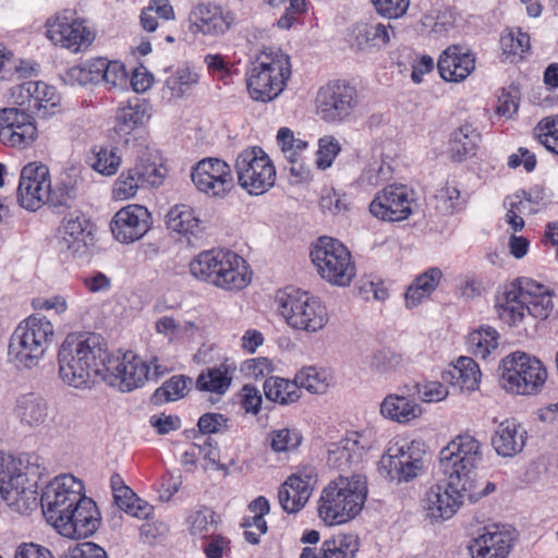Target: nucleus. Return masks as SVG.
<instances>
[{
    "instance_id": "1",
    "label": "nucleus",
    "mask_w": 558,
    "mask_h": 558,
    "mask_svg": "<svg viewBox=\"0 0 558 558\" xmlns=\"http://www.w3.org/2000/svg\"><path fill=\"white\" fill-rule=\"evenodd\" d=\"M107 351L102 339L96 333L66 335L57 352L60 381L73 389H90L101 380Z\"/></svg>"
},
{
    "instance_id": "2",
    "label": "nucleus",
    "mask_w": 558,
    "mask_h": 558,
    "mask_svg": "<svg viewBox=\"0 0 558 558\" xmlns=\"http://www.w3.org/2000/svg\"><path fill=\"white\" fill-rule=\"evenodd\" d=\"M494 310L502 324L520 328L530 317L545 320L550 316L553 293L547 286L530 277H519L497 289Z\"/></svg>"
},
{
    "instance_id": "3",
    "label": "nucleus",
    "mask_w": 558,
    "mask_h": 558,
    "mask_svg": "<svg viewBox=\"0 0 558 558\" xmlns=\"http://www.w3.org/2000/svg\"><path fill=\"white\" fill-rule=\"evenodd\" d=\"M368 496L367 476L362 472L340 474L323 489L317 515L324 525H344L360 515Z\"/></svg>"
},
{
    "instance_id": "4",
    "label": "nucleus",
    "mask_w": 558,
    "mask_h": 558,
    "mask_svg": "<svg viewBox=\"0 0 558 558\" xmlns=\"http://www.w3.org/2000/svg\"><path fill=\"white\" fill-rule=\"evenodd\" d=\"M56 338L53 323L44 314L22 319L8 339L7 362L20 371H33L47 357Z\"/></svg>"
},
{
    "instance_id": "5",
    "label": "nucleus",
    "mask_w": 558,
    "mask_h": 558,
    "mask_svg": "<svg viewBox=\"0 0 558 558\" xmlns=\"http://www.w3.org/2000/svg\"><path fill=\"white\" fill-rule=\"evenodd\" d=\"M189 270L196 280L225 291H240L252 280L245 259L235 252L223 248L198 253L191 259Z\"/></svg>"
},
{
    "instance_id": "6",
    "label": "nucleus",
    "mask_w": 558,
    "mask_h": 558,
    "mask_svg": "<svg viewBox=\"0 0 558 558\" xmlns=\"http://www.w3.org/2000/svg\"><path fill=\"white\" fill-rule=\"evenodd\" d=\"M290 76L289 56L279 48H265L257 53L247 71L248 94L255 101H271L284 90Z\"/></svg>"
},
{
    "instance_id": "7",
    "label": "nucleus",
    "mask_w": 558,
    "mask_h": 558,
    "mask_svg": "<svg viewBox=\"0 0 558 558\" xmlns=\"http://www.w3.org/2000/svg\"><path fill=\"white\" fill-rule=\"evenodd\" d=\"M171 369L158 359L147 361L132 351L117 354L107 351L101 380L121 391H132Z\"/></svg>"
},
{
    "instance_id": "8",
    "label": "nucleus",
    "mask_w": 558,
    "mask_h": 558,
    "mask_svg": "<svg viewBox=\"0 0 558 558\" xmlns=\"http://www.w3.org/2000/svg\"><path fill=\"white\" fill-rule=\"evenodd\" d=\"M277 311L287 326L307 335L318 333L329 322L325 303L312 293L299 289L281 292L276 298Z\"/></svg>"
},
{
    "instance_id": "9",
    "label": "nucleus",
    "mask_w": 558,
    "mask_h": 558,
    "mask_svg": "<svg viewBox=\"0 0 558 558\" xmlns=\"http://www.w3.org/2000/svg\"><path fill=\"white\" fill-rule=\"evenodd\" d=\"M426 445L404 435L392 437L378 462V472L388 481L408 483L425 470Z\"/></svg>"
},
{
    "instance_id": "10",
    "label": "nucleus",
    "mask_w": 558,
    "mask_h": 558,
    "mask_svg": "<svg viewBox=\"0 0 558 558\" xmlns=\"http://www.w3.org/2000/svg\"><path fill=\"white\" fill-rule=\"evenodd\" d=\"M501 388L515 396H535L544 388L548 373L545 364L524 351H514L500 360Z\"/></svg>"
},
{
    "instance_id": "11",
    "label": "nucleus",
    "mask_w": 558,
    "mask_h": 558,
    "mask_svg": "<svg viewBox=\"0 0 558 558\" xmlns=\"http://www.w3.org/2000/svg\"><path fill=\"white\" fill-rule=\"evenodd\" d=\"M482 459V444L470 434H461L440 450L439 466L446 480H451V486L473 488Z\"/></svg>"
},
{
    "instance_id": "12",
    "label": "nucleus",
    "mask_w": 558,
    "mask_h": 558,
    "mask_svg": "<svg viewBox=\"0 0 558 558\" xmlns=\"http://www.w3.org/2000/svg\"><path fill=\"white\" fill-rule=\"evenodd\" d=\"M311 260L317 274L331 286L349 287L355 275L356 267L351 252L339 240L320 236L312 245Z\"/></svg>"
},
{
    "instance_id": "13",
    "label": "nucleus",
    "mask_w": 558,
    "mask_h": 558,
    "mask_svg": "<svg viewBox=\"0 0 558 558\" xmlns=\"http://www.w3.org/2000/svg\"><path fill=\"white\" fill-rule=\"evenodd\" d=\"M97 227L85 213H68L57 231V250L63 260L82 259L90 254L96 242Z\"/></svg>"
},
{
    "instance_id": "14",
    "label": "nucleus",
    "mask_w": 558,
    "mask_h": 558,
    "mask_svg": "<svg viewBox=\"0 0 558 558\" xmlns=\"http://www.w3.org/2000/svg\"><path fill=\"white\" fill-rule=\"evenodd\" d=\"M235 171L240 186L251 195L266 193L277 178L272 160L258 146L247 147L238 155Z\"/></svg>"
},
{
    "instance_id": "15",
    "label": "nucleus",
    "mask_w": 558,
    "mask_h": 558,
    "mask_svg": "<svg viewBox=\"0 0 558 558\" xmlns=\"http://www.w3.org/2000/svg\"><path fill=\"white\" fill-rule=\"evenodd\" d=\"M44 35L53 46L72 53L86 51L96 38V32L87 21L66 14L48 17Z\"/></svg>"
},
{
    "instance_id": "16",
    "label": "nucleus",
    "mask_w": 558,
    "mask_h": 558,
    "mask_svg": "<svg viewBox=\"0 0 558 558\" xmlns=\"http://www.w3.org/2000/svg\"><path fill=\"white\" fill-rule=\"evenodd\" d=\"M84 483L72 474L56 476L49 482L41 495L43 513L53 526L74 506L85 497Z\"/></svg>"
},
{
    "instance_id": "17",
    "label": "nucleus",
    "mask_w": 558,
    "mask_h": 558,
    "mask_svg": "<svg viewBox=\"0 0 558 558\" xmlns=\"http://www.w3.org/2000/svg\"><path fill=\"white\" fill-rule=\"evenodd\" d=\"M50 189L49 167L43 161H29L20 170L16 202L22 208L36 211L48 203Z\"/></svg>"
},
{
    "instance_id": "18",
    "label": "nucleus",
    "mask_w": 558,
    "mask_h": 558,
    "mask_svg": "<svg viewBox=\"0 0 558 558\" xmlns=\"http://www.w3.org/2000/svg\"><path fill=\"white\" fill-rule=\"evenodd\" d=\"M195 189L209 198H225L234 186L230 165L220 158L207 157L191 169Z\"/></svg>"
},
{
    "instance_id": "19",
    "label": "nucleus",
    "mask_w": 558,
    "mask_h": 558,
    "mask_svg": "<svg viewBox=\"0 0 558 558\" xmlns=\"http://www.w3.org/2000/svg\"><path fill=\"white\" fill-rule=\"evenodd\" d=\"M359 105V93L349 82L337 80L322 86L316 97L318 116L335 122L348 118Z\"/></svg>"
},
{
    "instance_id": "20",
    "label": "nucleus",
    "mask_w": 558,
    "mask_h": 558,
    "mask_svg": "<svg viewBox=\"0 0 558 558\" xmlns=\"http://www.w3.org/2000/svg\"><path fill=\"white\" fill-rule=\"evenodd\" d=\"M414 205V191L404 184L395 183L375 194L368 210L373 217L379 220L398 222L411 216Z\"/></svg>"
},
{
    "instance_id": "21",
    "label": "nucleus",
    "mask_w": 558,
    "mask_h": 558,
    "mask_svg": "<svg viewBox=\"0 0 558 558\" xmlns=\"http://www.w3.org/2000/svg\"><path fill=\"white\" fill-rule=\"evenodd\" d=\"M38 138L35 119L26 109H0V143L9 148L24 150Z\"/></svg>"
},
{
    "instance_id": "22",
    "label": "nucleus",
    "mask_w": 558,
    "mask_h": 558,
    "mask_svg": "<svg viewBox=\"0 0 558 558\" xmlns=\"http://www.w3.org/2000/svg\"><path fill=\"white\" fill-rule=\"evenodd\" d=\"M375 444V433L369 428L348 432L340 440L328 445L327 463L333 469L357 465L364 461Z\"/></svg>"
},
{
    "instance_id": "23",
    "label": "nucleus",
    "mask_w": 558,
    "mask_h": 558,
    "mask_svg": "<svg viewBox=\"0 0 558 558\" xmlns=\"http://www.w3.org/2000/svg\"><path fill=\"white\" fill-rule=\"evenodd\" d=\"M62 515L52 527L61 536L70 539L92 536L99 529L101 522L96 502L87 496Z\"/></svg>"
},
{
    "instance_id": "24",
    "label": "nucleus",
    "mask_w": 558,
    "mask_h": 558,
    "mask_svg": "<svg viewBox=\"0 0 558 558\" xmlns=\"http://www.w3.org/2000/svg\"><path fill=\"white\" fill-rule=\"evenodd\" d=\"M472 488L451 486V480L432 485L425 493L423 509L433 522L451 519L463 504V497Z\"/></svg>"
},
{
    "instance_id": "25",
    "label": "nucleus",
    "mask_w": 558,
    "mask_h": 558,
    "mask_svg": "<svg viewBox=\"0 0 558 558\" xmlns=\"http://www.w3.org/2000/svg\"><path fill=\"white\" fill-rule=\"evenodd\" d=\"M151 215L138 204H129L119 209L110 222L111 233L119 243L130 244L141 240L150 229Z\"/></svg>"
},
{
    "instance_id": "26",
    "label": "nucleus",
    "mask_w": 558,
    "mask_h": 558,
    "mask_svg": "<svg viewBox=\"0 0 558 558\" xmlns=\"http://www.w3.org/2000/svg\"><path fill=\"white\" fill-rule=\"evenodd\" d=\"M514 541L510 526L486 525L478 531L469 546L472 558H507Z\"/></svg>"
},
{
    "instance_id": "27",
    "label": "nucleus",
    "mask_w": 558,
    "mask_h": 558,
    "mask_svg": "<svg viewBox=\"0 0 558 558\" xmlns=\"http://www.w3.org/2000/svg\"><path fill=\"white\" fill-rule=\"evenodd\" d=\"M236 22V14L216 3H201L192 13V27L206 36H222Z\"/></svg>"
},
{
    "instance_id": "28",
    "label": "nucleus",
    "mask_w": 558,
    "mask_h": 558,
    "mask_svg": "<svg viewBox=\"0 0 558 558\" xmlns=\"http://www.w3.org/2000/svg\"><path fill=\"white\" fill-rule=\"evenodd\" d=\"M26 481L22 459L0 451V501L15 504L24 493Z\"/></svg>"
},
{
    "instance_id": "29",
    "label": "nucleus",
    "mask_w": 558,
    "mask_h": 558,
    "mask_svg": "<svg viewBox=\"0 0 558 558\" xmlns=\"http://www.w3.org/2000/svg\"><path fill=\"white\" fill-rule=\"evenodd\" d=\"M475 68V57L465 47L450 46L439 56L438 71L448 82L465 80Z\"/></svg>"
},
{
    "instance_id": "30",
    "label": "nucleus",
    "mask_w": 558,
    "mask_h": 558,
    "mask_svg": "<svg viewBox=\"0 0 558 558\" xmlns=\"http://www.w3.org/2000/svg\"><path fill=\"white\" fill-rule=\"evenodd\" d=\"M350 36L359 50L379 51L389 45L395 28L381 22H360L353 25Z\"/></svg>"
},
{
    "instance_id": "31",
    "label": "nucleus",
    "mask_w": 558,
    "mask_h": 558,
    "mask_svg": "<svg viewBox=\"0 0 558 558\" xmlns=\"http://www.w3.org/2000/svg\"><path fill=\"white\" fill-rule=\"evenodd\" d=\"M527 432L514 418H507L499 423L492 437V446L498 456L512 458L525 447Z\"/></svg>"
},
{
    "instance_id": "32",
    "label": "nucleus",
    "mask_w": 558,
    "mask_h": 558,
    "mask_svg": "<svg viewBox=\"0 0 558 558\" xmlns=\"http://www.w3.org/2000/svg\"><path fill=\"white\" fill-rule=\"evenodd\" d=\"M360 546V537L355 533L341 532L325 539L318 550L304 547L299 558H355Z\"/></svg>"
},
{
    "instance_id": "33",
    "label": "nucleus",
    "mask_w": 558,
    "mask_h": 558,
    "mask_svg": "<svg viewBox=\"0 0 558 558\" xmlns=\"http://www.w3.org/2000/svg\"><path fill=\"white\" fill-rule=\"evenodd\" d=\"M165 222L168 230L187 240L199 236L205 230L199 213L185 203L171 206Z\"/></svg>"
},
{
    "instance_id": "34",
    "label": "nucleus",
    "mask_w": 558,
    "mask_h": 558,
    "mask_svg": "<svg viewBox=\"0 0 558 558\" xmlns=\"http://www.w3.org/2000/svg\"><path fill=\"white\" fill-rule=\"evenodd\" d=\"M277 143L287 161L291 165L290 172L298 181H306L310 179L311 171L304 167V154L308 149V143L296 137L289 128H280L277 132Z\"/></svg>"
},
{
    "instance_id": "35",
    "label": "nucleus",
    "mask_w": 558,
    "mask_h": 558,
    "mask_svg": "<svg viewBox=\"0 0 558 558\" xmlns=\"http://www.w3.org/2000/svg\"><path fill=\"white\" fill-rule=\"evenodd\" d=\"M444 271L437 266H430L417 274L407 288L404 302L408 308H414L432 299L440 287Z\"/></svg>"
},
{
    "instance_id": "36",
    "label": "nucleus",
    "mask_w": 558,
    "mask_h": 558,
    "mask_svg": "<svg viewBox=\"0 0 558 558\" xmlns=\"http://www.w3.org/2000/svg\"><path fill=\"white\" fill-rule=\"evenodd\" d=\"M379 413L385 420L405 425L421 417L423 410L413 398L389 393L380 402Z\"/></svg>"
},
{
    "instance_id": "37",
    "label": "nucleus",
    "mask_w": 558,
    "mask_h": 558,
    "mask_svg": "<svg viewBox=\"0 0 558 558\" xmlns=\"http://www.w3.org/2000/svg\"><path fill=\"white\" fill-rule=\"evenodd\" d=\"M110 488L114 504L125 513L137 519H147L153 513L154 507L137 497L119 474L110 477Z\"/></svg>"
},
{
    "instance_id": "38",
    "label": "nucleus",
    "mask_w": 558,
    "mask_h": 558,
    "mask_svg": "<svg viewBox=\"0 0 558 558\" xmlns=\"http://www.w3.org/2000/svg\"><path fill=\"white\" fill-rule=\"evenodd\" d=\"M441 378L462 391L473 392L480 388L482 373L474 359L460 356L442 372Z\"/></svg>"
},
{
    "instance_id": "39",
    "label": "nucleus",
    "mask_w": 558,
    "mask_h": 558,
    "mask_svg": "<svg viewBox=\"0 0 558 558\" xmlns=\"http://www.w3.org/2000/svg\"><path fill=\"white\" fill-rule=\"evenodd\" d=\"M500 340V333L495 327L481 325L469 332L465 344L473 356L488 361L498 354Z\"/></svg>"
},
{
    "instance_id": "40",
    "label": "nucleus",
    "mask_w": 558,
    "mask_h": 558,
    "mask_svg": "<svg viewBox=\"0 0 558 558\" xmlns=\"http://www.w3.org/2000/svg\"><path fill=\"white\" fill-rule=\"evenodd\" d=\"M14 413L23 425L38 427L48 418V402L37 392L21 393L15 400Z\"/></svg>"
},
{
    "instance_id": "41",
    "label": "nucleus",
    "mask_w": 558,
    "mask_h": 558,
    "mask_svg": "<svg viewBox=\"0 0 558 558\" xmlns=\"http://www.w3.org/2000/svg\"><path fill=\"white\" fill-rule=\"evenodd\" d=\"M62 110V97L58 89L41 81H34L33 109L39 118L52 117Z\"/></svg>"
},
{
    "instance_id": "42",
    "label": "nucleus",
    "mask_w": 558,
    "mask_h": 558,
    "mask_svg": "<svg viewBox=\"0 0 558 558\" xmlns=\"http://www.w3.org/2000/svg\"><path fill=\"white\" fill-rule=\"evenodd\" d=\"M235 366L221 363L203 371L196 379V388L201 391L223 395L230 388Z\"/></svg>"
},
{
    "instance_id": "43",
    "label": "nucleus",
    "mask_w": 558,
    "mask_h": 558,
    "mask_svg": "<svg viewBox=\"0 0 558 558\" xmlns=\"http://www.w3.org/2000/svg\"><path fill=\"white\" fill-rule=\"evenodd\" d=\"M87 163L97 173L112 177L118 172L122 163V157L114 146L96 145L88 154Z\"/></svg>"
},
{
    "instance_id": "44",
    "label": "nucleus",
    "mask_w": 558,
    "mask_h": 558,
    "mask_svg": "<svg viewBox=\"0 0 558 558\" xmlns=\"http://www.w3.org/2000/svg\"><path fill=\"white\" fill-rule=\"evenodd\" d=\"M132 169H136V175L144 186L161 185L167 173L161 157L156 151H146L137 157Z\"/></svg>"
},
{
    "instance_id": "45",
    "label": "nucleus",
    "mask_w": 558,
    "mask_h": 558,
    "mask_svg": "<svg viewBox=\"0 0 558 558\" xmlns=\"http://www.w3.org/2000/svg\"><path fill=\"white\" fill-rule=\"evenodd\" d=\"M264 392L268 400L281 405L292 404L301 398L296 376L293 380L277 376L269 377L264 383Z\"/></svg>"
},
{
    "instance_id": "46",
    "label": "nucleus",
    "mask_w": 558,
    "mask_h": 558,
    "mask_svg": "<svg viewBox=\"0 0 558 558\" xmlns=\"http://www.w3.org/2000/svg\"><path fill=\"white\" fill-rule=\"evenodd\" d=\"M480 142L481 134L472 125H462L451 135L449 143L450 154L456 160H464L476 153Z\"/></svg>"
},
{
    "instance_id": "47",
    "label": "nucleus",
    "mask_w": 558,
    "mask_h": 558,
    "mask_svg": "<svg viewBox=\"0 0 558 558\" xmlns=\"http://www.w3.org/2000/svg\"><path fill=\"white\" fill-rule=\"evenodd\" d=\"M295 376L300 389L315 395L325 393L333 384V374L327 367L305 366Z\"/></svg>"
},
{
    "instance_id": "48",
    "label": "nucleus",
    "mask_w": 558,
    "mask_h": 558,
    "mask_svg": "<svg viewBox=\"0 0 558 558\" xmlns=\"http://www.w3.org/2000/svg\"><path fill=\"white\" fill-rule=\"evenodd\" d=\"M150 118L151 105L146 100H137L120 110L117 117V128L119 132L129 134L146 124Z\"/></svg>"
},
{
    "instance_id": "49",
    "label": "nucleus",
    "mask_w": 558,
    "mask_h": 558,
    "mask_svg": "<svg viewBox=\"0 0 558 558\" xmlns=\"http://www.w3.org/2000/svg\"><path fill=\"white\" fill-rule=\"evenodd\" d=\"M499 45L505 59L512 62L530 50V35L520 27H508L501 33Z\"/></svg>"
},
{
    "instance_id": "50",
    "label": "nucleus",
    "mask_w": 558,
    "mask_h": 558,
    "mask_svg": "<svg viewBox=\"0 0 558 558\" xmlns=\"http://www.w3.org/2000/svg\"><path fill=\"white\" fill-rule=\"evenodd\" d=\"M187 531L194 542H204L216 533V514L209 508L191 511L186 519Z\"/></svg>"
},
{
    "instance_id": "51",
    "label": "nucleus",
    "mask_w": 558,
    "mask_h": 558,
    "mask_svg": "<svg viewBox=\"0 0 558 558\" xmlns=\"http://www.w3.org/2000/svg\"><path fill=\"white\" fill-rule=\"evenodd\" d=\"M104 58H93L71 66L64 75V81L72 85H98L101 82Z\"/></svg>"
},
{
    "instance_id": "52",
    "label": "nucleus",
    "mask_w": 558,
    "mask_h": 558,
    "mask_svg": "<svg viewBox=\"0 0 558 558\" xmlns=\"http://www.w3.org/2000/svg\"><path fill=\"white\" fill-rule=\"evenodd\" d=\"M155 330L170 342L190 339L197 332V326L190 320H178L172 316H161L155 322Z\"/></svg>"
},
{
    "instance_id": "53",
    "label": "nucleus",
    "mask_w": 558,
    "mask_h": 558,
    "mask_svg": "<svg viewBox=\"0 0 558 558\" xmlns=\"http://www.w3.org/2000/svg\"><path fill=\"white\" fill-rule=\"evenodd\" d=\"M198 81L199 75L196 71L187 66H180L166 78L163 93L168 95L170 99H180L194 87Z\"/></svg>"
},
{
    "instance_id": "54",
    "label": "nucleus",
    "mask_w": 558,
    "mask_h": 558,
    "mask_svg": "<svg viewBox=\"0 0 558 558\" xmlns=\"http://www.w3.org/2000/svg\"><path fill=\"white\" fill-rule=\"evenodd\" d=\"M78 177L72 171H62L54 181L50 180L49 203L64 205L77 195Z\"/></svg>"
},
{
    "instance_id": "55",
    "label": "nucleus",
    "mask_w": 558,
    "mask_h": 558,
    "mask_svg": "<svg viewBox=\"0 0 558 558\" xmlns=\"http://www.w3.org/2000/svg\"><path fill=\"white\" fill-rule=\"evenodd\" d=\"M266 440L274 452L292 453L301 446L303 436L295 427H279L271 429Z\"/></svg>"
},
{
    "instance_id": "56",
    "label": "nucleus",
    "mask_w": 558,
    "mask_h": 558,
    "mask_svg": "<svg viewBox=\"0 0 558 558\" xmlns=\"http://www.w3.org/2000/svg\"><path fill=\"white\" fill-rule=\"evenodd\" d=\"M100 84L109 92H124L129 88V72L123 62L104 58Z\"/></svg>"
},
{
    "instance_id": "57",
    "label": "nucleus",
    "mask_w": 558,
    "mask_h": 558,
    "mask_svg": "<svg viewBox=\"0 0 558 558\" xmlns=\"http://www.w3.org/2000/svg\"><path fill=\"white\" fill-rule=\"evenodd\" d=\"M142 187L144 185L136 175V169L125 168L112 184L111 198L114 202L132 199Z\"/></svg>"
},
{
    "instance_id": "58",
    "label": "nucleus",
    "mask_w": 558,
    "mask_h": 558,
    "mask_svg": "<svg viewBox=\"0 0 558 558\" xmlns=\"http://www.w3.org/2000/svg\"><path fill=\"white\" fill-rule=\"evenodd\" d=\"M533 138L558 156V114L542 118L533 128Z\"/></svg>"
},
{
    "instance_id": "59",
    "label": "nucleus",
    "mask_w": 558,
    "mask_h": 558,
    "mask_svg": "<svg viewBox=\"0 0 558 558\" xmlns=\"http://www.w3.org/2000/svg\"><path fill=\"white\" fill-rule=\"evenodd\" d=\"M315 483L316 474L314 469L304 468L290 475L282 485L296 493L298 505L305 506L312 495Z\"/></svg>"
},
{
    "instance_id": "60",
    "label": "nucleus",
    "mask_w": 558,
    "mask_h": 558,
    "mask_svg": "<svg viewBox=\"0 0 558 558\" xmlns=\"http://www.w3.org/2000/svg\"><path fill=\"white\" fill-rule=\"evenodd\" d=\"M421 24L426 33L439 37L452 27V15L440 5L432 7L423 14Z\"/></svg>"
},
{
    "instance_id": "61",
    "label": "nucleus",
    "mask_w": 558,
    "mask_h": 558,
    "mask_svg": "<svg viewBox=\"0 0 558 558\" xmlns=\"http://www.w3.org/2000/svg\"><path fill=\"white\" fill-rule=\"evenodd\" d=\"M391 177V166L381 159H375L364 168L359 183L363 187H375L387 182Z\"/></svg>"
},
{
    "instance_id": "62",
    "label": "nucleus",
    "mask_w": 558,
    "mask_h": 558,
    "mask_svg": "<svg viewBox=\"0 0 558 558\" xmlns=\"http://www.w3.org/2000/svg\"><path fill=\"white\" fill-rule=\"evenodd\" d=\"M187 380L184 376H173L159 387L154 393L156 403L175 401L185 396Z\"/></svg>"
},
{
    "instance_id": "63",
    "label": "nucleus",
    "mask_w": 558,
    "mask_h": 558,
    "mask_svg": "<svg viewBox=\"0 0 558 558\" xmlns=\"http://www.w3.org/2000/svg\"><path fill=\"white\" fill-rule=\"evenodd\" d=\"M275 367L268 357L257 356L247 359L240 365V373L247 379L259 380L269 376Z\"/></svg>"
},
{
    "instance_id": "64",
    "label": "nucleus",
    "mask_w": 558,
    "mask_h": 558,
    "mask_svg": "<svg viewBox=\"0 0 558 558\" xmlns=\"http://www.w3.org/2000/svg\"><path fill=\"white\" fill-rule=\"evenodd\" d=\"M209 75L217 81L228 84L232 74L233 66L227 57L219 53H208L204 58Z\"/></svg>"
}]
</instances>
